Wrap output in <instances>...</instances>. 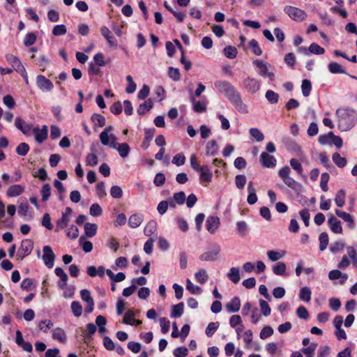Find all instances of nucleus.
Here are the masks:
<instances>
[{
    "instance_id": "nucleus-1",
    "label": "nucleus",
    "mask_w": 357,
    "mask_h": 357,
    "mask_svg": "<svg viewBox=\"0 0 357 357\" xmlns=\"http://www.w3.org/2000/svg\"><path fill=\"white\" fill-rule=\"evenodd\" d=\"M214 86L240 113H248V107L243 103L240 93L230 82L225 80H218L215 82Z\"/></svg>"
},
{
    "instance_id": "nucleus-2",
    "label": "nucleus",
    "mask_w": 357,
    "mask_h": 357,
    "mask_svg": "<svg viewBox=\"0 0 357 357\" xmlns=\"http://www.w3.org/2000/svg\"><path fill=\"white\" fill-rule=\"evenodd\" d=\"M335 114L337 119V127L341 132L351 130L357 123V112L354 109L338 108Z\"/></svg>"
},
{
    "instance_id": "nucleus-3",
    "label": "nucleus",
    "mask_w": 357,
    "mask_h": 357,
    "mask_svg": "<svg viewBox=\"0 0 357 357\" xmlns=\"http://www.w3.org/2000/svg\"><path fill=\"white\" fill-rule=\"evenodd\" d=\"M252 64L257 68V73L262 77H268L270 81L275 79V74L273 72H270L269 69L272 68V66L261 59H256L252 61Z\"/></svg>"
},
{
    "instance_id": "nucleus-4",
    "label": "nucleus",
    "mask_w": 357,
    "mask_h": 357,
    "mask_svg": "<svg viewBox=\"0 0 357 357\" xmlns=\"http://www.w3.org/2000/svg\"><path fill=\"white\" fill-rule=\"evenodd\" d=\"M284 11L291 20L296 22H302L307 16L305 10L294 6H286L284 8Z\"/></svg>"
},
{
    "instance_id": "nucleus-5",
    "label": "nucleus",
    "mask_w": 357,
    "mask_h": 357,
    "mask_svg": "<svg viewBox=\"0 0 357 357\" xmlns=\"http://www.w3.org/2000/svg\"><path fill=\"white\" fill-rule=\"evenodd\" d=\"M291 169L288 166H284L278 171V175L284 183L291 189H296L298 183L290 176Z\"/></svg>"
},
{
    "instance_id": "nucleus-6",
    "label": "nucleus",
    "mask_w": 357,
    "mask_h": 357,
    "mask_svg": "<svg viewBox=\"0 0 357 357\" xmlns=\"http://www.w3.org/2000/svg\"><path fill=\"white\" fill-rule=\"evenodd\" d=\"M117 138L113 134H110V144L108 145L112 149H116L121 158H126L130 152V146L126 143L119 144L116 142Z\"/></svg>"
},
{
    "instance_id": "nucleus-7",
    "label": "nucleus",
    "mask_w": 357,
    "mask_h": 357,
    "mask_svg": "<svg viewBox=\"0 0 357 357\" xmlns=\"http://www.w3.org/2000/svg\"><path fill=\"white\" fill-rule=\"evenodd\" d=\"M242 86L248 93L255 94L261 87V81L256 78L248 77L242 81Z\"/></svg>"
},
{
    "instance_id": "nucleus-8",
    "label": "nucleus",
    "mask_w": 357,
    "mask_h": 357,
    "mask_svg": "<svg viewBox=\"0 0 357 357\" xmlns=\"http://www.w3.org/2000/svg\"><path fill=\"white\" fill-rule=\"evenodd\" d=\"M220 250H221V248L218 244H217V243L213 244L211 246V248L210 250L206 251L200 255L199 259L202 261H214L217 260L218 256L220 254Z\"/></svg>"
},
{
    "instance_id": "nucleus-9",
    "label": "nucleus",
    "mask_w": 357,
    "mask_h": 357,
    "mask_svg": "<svg viewBox=\"0 0 357 357\" xmlns=\"http://www.w3.org/2000/svg\"><path fill=\"white\" fill-rule=\"evenodd\" d=\"M33 248V242L32 240L29 238L22 240L17 254L18 259H22L28 256L31 252Z\"/></svg>"
},
{
    "instance_id": "nucleus-10",
    "label": "nucleus",
    "mask_w": 357,
    "mask_h": 357,
    "mask_svg": "<svg viewBox=\"0 0 357 357\" xmlns=\"http://www.w3.org/2000/svg\"><path fill=\"white\" fill-rule=\"evenodd\" d=\"M199 175V181L202 183H208L211 182L213 178V172L211 167L208 165H204L197 172Z\"/></svg>"
},
{
    "instance_id": "nucleus-11",
    "label": "nucleus",
    "mask_w": 357,
    "mask_h": 357,
    "mask_svg": "<svg viewBox=\"0 0 357 357\" xmlns=\"http://www.w3.org/2000/svg\"><path fill=\"white\" fill-rule=\"evenodd\" d=\"M43 255L42 256V259L44 261L45 266L52 268L54 264L55 255L53 252L52 248L49 245H45L43 248Z\"/></svg>"
},
{
    "instance_id": "nucleus-12",
    "label": "nucleus",
    "mask_w": 357,
    "mask_h": 357,
    "mask_svg": "<svg viewBox=\"0 0 357 357\" xmlns=\"http://www.w3.org/2000/svg\"><path fill=\"white\" fill-rule=\"evenodd\" d=\"M36 85L43 92L51 91L54 88L52 81L42 75L36 77Z\"/></svg>"
},
{
    "instance_id": "nucleus-13",
    "label": "nucleus",
    "mask_w": 357,
    "mask_h": 357,
    "mask_svg": "<svg viewBox=\"0 0 357 357\" xmlns=\"http://www.w3.org/2000/svg\"><path fill=\"white\" fill-rule=\"evenodd\" d=\"M80 296L82 300L86 303L85 312L91 313L94 309V301L90 291L88 289H82L80 291Z\"/></svg>"
},
{
    "instance_id": "nucleus-14",
    "label": "nucleus",
    "mask_w": 357,
    "mask_h": 357,
    "mask_svg": "<svg viewBox=\"0 0 357 357\" xmlns=\"http://www.w3.org/2000/svg\"><path fill=\"white\" fill-rule=\"evenodd\" d=\"M259 161L261 165L266 168H273L277 164L276 158L267 152H262L261 153Z\"/></svg>"
},
{
    "instance_id": "nucleus-15",
    "label": "nucleus",
    "mask_w": 357,
    "mask_h": 357,
    "mask_svg": "<svg viewBox=\"0 0 357 357\" xmlns=\"http://www.w3.org/2000/svg\"><path fill=\"white\" fill-rule=\"evenodd\" d=\"M33 133L36 142L41 144L47 138L48 127L46 125L43 126L42 128L35 127L33 129Z\"/></svg>"
},
{
    "instance_id": "nucleus-16",
    "label": "nucleus",
    "mask_w": 357,
    "mask_h": 357,
    "mask_svg": "<svg viewBox=\"0 0 357 357\" xmlns=\"http://www.w3.org/2000/svg\"><path fill=\"white\" fill-rule=\"evenodd\" d=\"M220 225V219L215 215L208 216L206 221V230L211 234H215Z\"/></svg>"
},
{
    "instance_id": "nucleus-17",
    "label": "nucleus",
    "mask_w": 357,
    "mask_h": 357,
    "mask_svg": "<svg viewBox=\"0 0 357 357\" xmlns=\"http://www.w3.org/2000/svg\"><path fill=\"white\" fill-rule=\"evenodd\" d=\"M100 33H101L102 36L107 40L109 46L116 47L117 45V42L115 40L114 37L113 36L111 31L109 29L108 27H107L105 26H102L100 28Z\"/></svg>"
},
{
    "instance_id": "nucleus-18",
    "label": "nucleus",
    "mask_w": 357,
    "mask_h": 357,
    "mask_svg": "<svg viewBox=\"0 0 357 357\" xmlns=\"http://www.w3.org/2000/svg\"><path fill=\"white\" fill-rule=\"evenodd\" d=\"M250 227L248 224L243 220L238 221L236 224V231L237 234L241 237L245 238L250 232Z\"/></svg>"
},
{
    "instance_id": "nucleus-19",
    "label": "nucleus",
    "mask_w": 357,
    "mask_h": 357,
    "mask_svg": "<svg viewBox=\"0 0 357 357\" xmlns=\"http://www.w3.org/2000/svg\"><path fill=\"white\" fill-rule=\"evenodd\" d=\"M328 224L330 227L331 231L335 234H342V227L341 225V222L335 218L333 215L328 219Z\"/></svg>"
},
{
    "instance_id": "nucleus-20",
    "label": "nucleus",
    "mask_w": 357,
    "mask_h": 357,
    "mask_svg": "<svg viewBox=\"0 0 357 357\" xmlns=\"http://www.w3.org/2000/svg\"><path fill=\"white\" fill-rule=\"evenodd\" d=\"M54 273L56 276L59 277L60 280L58 281V286L60 289H63L67 286V280H68V275L64 272V271L60 268L56 267L54 269Z\"/></svg>"
},
{
    "instance_id": "nucleus-21",
    "label": "nucleus",
    "mask_w": 357,
    "mask_h": 357,
    "mask_svg": "<svg viewBox=\"0 0 357 357\" xmlns=\"http://www.w3.org/2000/svg\"><path fill=\"white\" fill-rule=\"evenodd\" d=\"M24 191V187L19 185V184H15L10 185L6 192V195L8 197H15L21 194H22Z\"/></svg>"
},
{
    "instance_id": "nucleus-22",
    "label": "nucleus",
    "mask_w": 357,
    "mask_h": 357,
    "mask_svg": "<svg viewBox=\"0 0 357 357\" xmlns=\"http://www.w3.org/2000/svg\"><path fill=\"white\" fill-rule=\"evenodd\" d=\"M6 58L7 61L12 65L13 69L17 72H20L23 68H24L18 57L13 54H7Z\"/></svg>"
},
{
    "instance_id": "nucleus-23",
    "label": "nucleus",
    "mask_w": 357,
    "mask_h": 357,
    "mask_svg": "<svg viewBox=\"0 0 357 357\" xmlns=\"http://www.w3.org/2000/svg\"><path fill=\"white\" fill-rule=\"evenodd\" d=\"M97 328L93 323H89L86 325V329L82 331L84 337V342L87 343L91 340L92 335L96 332Z\"/></svg>"
},
{
    "instance_id": "nucleus-24",
    "label": "nucleus",
    "mask_w": 357,
    "mask_h": 357,
    "mask_svg": "<svg viewBox=\"0 0 357 357\" xmlns=\"http://www.w3.org/2000/svg\"><path fill=\"white\" fill-rule=\"evenodd\" d=\"M241 301L237 296L234 297L227 305L226 309L228 312H236L240 310Z\"/></svg>"
},
{
    "instance_id": "nucleus-25",
    "label": "nucleus",
    "mask_w": 357,
    "mask_h": 357,
    "mask_svg": "<svg viewBox=\"0 0 357 357\" xmlns=\"http://www.w3.org/2000/svg\"><path fill=\"white\" fill-rule=\"evenodd\" d=\"M52 338L58 340L60 342L65 343L67 340V335L65 331L59 327H57L52 331Z\"/></svg>"
},
{
    "instance_id": "nucleus-26",
    "label": "nucleus",
    "mask_w": 357,
    "mask_h": 357,
    "mask_svg": "<svg viewBox=\"0 0 357 357\" xmlns=\"http://www.w3.org/2000/svg\"><path fill=\"white\" fill-rule=\"evenodd\" d=\"M219 150L218 145L215 139H212L207 142L206 145V155L208 156H214L217 155Z\"/></svg>"
},
{
    "instance_id": "nucleus-27",
    "label": "nucleus",
    "mask_w": 357,
    "mask_h": 357,
    "mask_svg": "<svg viewBox=\"0 0 357 357\" xmlns=\"http://www.w3.org/2000/svg\"><path fill=\"white\" fill-rule=\"evenodd\" d=\"M153 102L152 99L149 98L143 103H141L137 109V112L139 116L145 114L147 112L151 110L153 108Z\"/></svg>"
},
{
    "instance_id": "nucleus-28",
    "label": "nucleus",
    "mask_w": 357,
    "mask_h": 357,
    "mask_svg": "<svg viewBox=\"0 0 357 357\" xmlns=\"http://www.w3.org/2000/svg\"><path fill=\"white\" fill-rule=\"evenodd\" d=\"M15 125V127L24 135H27L31 130V126L26 123L20 117L16 118Z\"/></svg>"
},
{
    "instance_id": "nucleus-29",
    "label": "nucleus",
    "mask_w": 357,
    "mask_h": 357,
    "mask_svg": "<svg viewBox=\"0 0 357 357\" xmlns=\"http://www.w3.org/2000/svg\"><path fill=\"white\" fill-rule=\"evenodd\" d=\"M143 222V215L139 213H135L130 215L128 219V225L131 228L138 227Z\"/></svg>"
},
{
    "instance_id": "nucleus-30",
    "label": "nucleus",
    "mask_w": 357,
    "mask_h": 357,
    "mask_svg": "<svg viewBox=\"0 0 357 357\" xmlns=\"http://www.w3.org/2000/svg\"><path fill=\"white\" fill-rule=\"evenodd\" d=\"M113 130V127L109 126L106 127L100 134V139L101 143L105 145H109L110 144V135L109 133Z\"/></svg>"
},
{
    "instance_id": "nucleus-31",
    "label": "nucleus",
    "mask_w": 357,
    "mask_h": 357,
    "mask_svg": "<svg viewBox=\"0 0 357 357\" xmlns=\"http://www.w3.org/2000/svg\"><path fill=\"white\" fill-rule=\"evenodd\" d=\"M227 278L234 284H237L240 280V270L238 267H232L227 273Z\"/></svg>"
},
{
    "instance_id": "nucleus-32",
    "label": "nucleus",
    "mask_w": 357,
    "mask_h": 357,
    "mask_svg": "<svg viewBox=\"0 0 357 357\" xmlns=\"http://www.w3.org/2000/svg\"><path fill=\"white\" fill-rule=\"evenodd\" d=\"M91 120L96 127H103L106 122L105 118L102 115L97 113H94L91 115Z\"/></svg>"
},
{
    "instance_id": "nucleus-33",
    "label": "nucleus",
    "mask_w": 357,
    "mask_h": 357,
    "mask_svg": "<svg viewBox=\"0 0 357 357\" xmlns=\"http://www.w3.org/2000/svg\"><path fill=\"white\" fill-rule=\"evenodd\" d=\"M184 303L181 302L172 307L171 317L178 318L183 314Z\"/></svg>"
},
{
    "instance_id": "nucleus-34",
    "label": "nucleus",
    "mask_w": 357,
    "mask_h": 357,
    "mask_svg": "<svg viewBox=\"0 0 357 357\" xmlns=\"http://www.w3.org/2000/svg\"><path fill=\"white\" fill-rule=\"evenodd\" d=\"M312 291L307 287L301 288L299 291V298L301 301L308 303L311 300Z\"/></svg>"
},
{
    "instance_id": "nucleus-35",
    "label": "nucleus",
    "mask_w": 357,
    "mask_h": 357,
    "mask_svg": "<svg viewBox=\"0 0 357 357\" xmlns=\"http://www.w3.org/2000/svg\"><path fill=\"white\" fill-rule=\"evenodd\" d=\"M98 227L96 224L87 222L84 225L85 234L89 238L93 237L97 232Z\"/></svg>"
},
{
    "instance_id": "nucleus-36",
    "label": "nucleus",
    "mask_w": 357,
    "mask_h": 357,
    "mask_svg": "<svg viewBox=\"0 0 357 357\" xmlns=\"http://www.w3.org/2000/svg\"><path fill=\"white\" fill-rule=\"evenodd\" d=\"M157 223L154 220L149 221L144 229V234L146 236H151L156 231Z\"/></svg>"
},
{
    "instance_id": "nucleus-37",
    "label": "nucleus",
    "mask_w": 357,
    "mask_h": 357,
    "mask_svg": "<svg viewBox=\"0 0 357 357\" xmlns=\"http://www.w3.org/2000/svg\"><path fill=\"white\" fill-rule=\"evenodd\" d=\"M70 218L61 215V218L56 221V231L64 229L70 222Z\"/></svg>"
},
{
    "instance_id": "nucleus-38",
    "label": "nucleus",
    "mask_w": 357,
    "mask_h": 357,
    "mask_svg": "<svg viewBox=\"0 0 357 357\" xmlns=\"http://www.w3.org/2000/svg\"><path fill=\"white\" fill-rule=\"evenodd\" d=\"M328 67V70L333 74H346L345 70L336 62H331Z\"/></svg>"
},
{
    "instance_id": "nucleus-39",
    "label": "nucleus",
    "mask_w": 357,
    "mask_h": 357,
    "mask_svg": "<svg viewBox=\"0 0 357 357\" xmlns=\"http://www.w3.org/2000/svg\"><path fill=\"white\" fill-rule=\"evenodd\" d=\"M195 278L198 282L204 284L208 280V275L206 271L202 268L195 273Z\"/></svg>"
},
{
    "instance_id": "nucleus-40",
    "label": "nucleus",
    "mask_w": 357,
    "mask_h": 357,
    "mask_svg": "<svg viewBox=\"0 0 357 357\" xmlns=\"http://www.w3.org/2000/svg\"><path fill=\"white\" fill-rule=\"evenodd\" d=\"M319 250L324 251L328 245V235L326 232H322L319 236Z\"/></svg>"
},
{
    "instance_id": "nucleus-41",
    "label": "nucleus",
    "mask_w": 357,
    "mask_h": 357,
    "mask_svg": "<svg viewBox=\"0 0 357 357\" xmlns=\"http://www.w3.org/2000/svg\"><path fill=\"white\" fill-rule=\"evenodd\" d=\"M345 191L342 189L337 191L335 198V204L338 207H342L345 204Z\"/></svg>"
},
{
    "instance_id": "nucleus-42",
    "label": "nucleus",
    "mask_w": 357,
    "mask_h": 357,
    "mask_svg": "<svg viewBox=\"0 0 357 357\" xmlns=\"http://www.w3.org/2000/svg\"><path fill=\"white\" fill-rule=\"evenodd\" d=\"M332 159L333 162L339 167H344L347 165V159L344 157H342L340 153H335L333 154Z\"/></svg>"
},
{
    "instance_id": "nucleus-43",
    "label": "nucleus",
    "mask_w": 357,
    "mask_h": 357,
    "mask_svg": "<svg viewBox=\"0 0 357 357\" xmlns=\"http://www.w3.org/2000/svg\"><path fill=\"white\" fill-rule=\"evenodd\" d=\"M128 259L124 257H119L115 260L114 265L112 266V268L115 271L119 268H126L128 266Z\"/></svg>"
},
{
    "instance_id": "nucleus-44",
    "label": "nucleus",
    "mask_w": 357,
    "mask_h": 357,
    "mask_svg": "<svg viewBox=\"0 0 357 357\" xmlns=\"http://www.w3.org/2000/svg\"><path fill=\"white\" fill-rule=\"evenodd\" d=\"M302 93L304 97L310 96L312 90V84L309 79H303L301 84Z\"/></svg>"
},
{
    "instance_id": "nucleus-45",
    "label": "nucleus",
    "mask_w": 357,
    "mask_h": 357,
    "mask_svg": "<svg viewBox=\"0 0 357 357\" xmlns=\"http://www.w3.org/2000/svg\"><path fill=\"white\" fill-rule=\"evenodd\" d=\"M265 98L271 104H276L279 100V95L272 90L266 91Z\"/></svg>"
},
{
    "instance_id": "nucleus-46",
    "label": "nucleus",
    "mask_w": 357,
    "mask_h": 357,
    "mask_svg": "<svg viewBox=\"0 0 357 357\" xmlns=\"http://www.w3.org/2000/svg\"><path fill=\"white\" fill-rule=\"evenodd\" d=\"M186 289L192 294H200L202 292V288L194 284L190 279L186 280Z\"/></svg>"
},
{
    "instance_id": "nucleus-47",
    "label": "nucleus",
    "mask_w": 357,
    "mask_h": 357,
    "mask_svg": "<svg viewBox=\"0 0 357 357\" xmlns=\"http://www.w3.org/2000/svg\"><path fill=\"white\" fill-rule=\"evenodd\" d=\"M38 328L40 331L47 333L50 329L53 326V323L50 319L42 320L38 323Z\"/></svg>"
},
{
    "instance_id": "nucleus-48",
    "label": "nucleus",
    "mask_w": 357,
    "mask_h": 357,
    "mask_svg": "<svg viewBox=\"0 0 357 357\" xmlns=\"http://www.w3.org/2000/svg\"><path fill=\"white\" fill-rule=\"evenodd\" d=\"M237 49L235 47L228 45L224 49V54L225 56L230 59H234L237 55Z\"/></svg>"
},
{
    "instance_id": "nucleus-49",
    "label": "nucleus",
    "mask_w": 357,
    "mask_h": 357,
    "mask_svg": "<svg viewBox=\"0 0 357 357\" xmlns=\"http://www.w3.org/2000/svg\"><path fill=\"white\" fill-rule=\"evenodd\" d=\"M36 35L33 32H30L25 36L23 40V44L26 47H30L36 43Z\"/></svg>"
},
{
    "instance_id": "nucleus-50",
    "label": "nucleus",
    "mask_w": 357,
    "mask_h": 357,
    "mask_svg": "<svg viewBox=\"0 0 357 357\" xmlns=\"http://www.w3.org/2000/svg\"><path fill=\"white\" fill-rule=\"evenodd\" d=\"M249 132L251 137L257 142H261L264 139V134L258 128H252L250 129Z\"/></svg>"
},
{
    "instance_id": "nucleus-51",
    "label": "nucleus",
    "mask_w": 357,
    "mask_h": 357,
    "mask_svg": "<svg viewBox=\"0 0 357 357\" xmlns=\"http://www.w3.org/2000/svg\"><path fill=\"white\" fill-rule=\"evenodd\" d=\"M249 47L251 48L252 52L257 55L260 56L262 54V50L259 45V43L255 39H252L249 42Z\"/></svg>"
},
{
    "instance_id": "nucleus-52",
    "label": "nucleus",
    "mask_w": 357,
    "mask_h": 357,
    "mask_svg": "<svg viewBox=\"0 0 357 357\" xmlns=\"http://www.w3.org/2000/svg\"><path fill=\"white\" fill-rule=\"evenodd\" d=\"M40 194L43 202H46L50 198L51 195V187L49 183L43 185L40 190Z\"/></svg>"
},
{
    "instance_id": "nucleus-53",
    "label": "nucleus",
    "mask_w": 357,
    "mask_h": 357,
    "mask_svg": "<svg viewBox=\"0 0 357 357\" xmlns=\"http://www.w3.org/2000/svg\"><path fill=\"white\" fill-rule=\"evenodd\" d=\"M286 265L284 262H278L273 267V272L277 275H283L286 271Z\"/></svg>"
},
{
    "instance_id": "nucleus-54",
    "label": "nucleus",
    "mask_w": 357,
    "mask_h": 357,
    "mask_svg": "<svg viewBox=\"0 0 357 357\" xmlns=\"http://www.w3.org/2000/svg\"><path fill=\"white\" fill-rule=\"evenodd\" d=\"M333 132H329L327 134L321 135L319 136L318 141L321 145L331 144V137Z\"/></svg>"
},
{
    "instance_id": "nucleus-55",
    "label": "nucleus",
    "mask_w": 357,
    "mask_h": 357,
    "mask_svg": "<svg viewBox=\"0 0 357 357\" xmlns=\"http://www.w3.org/2000/svg\"><path fill=\"white\" fill-rule=\"evenodd\" d=\"M219 327V322H211L208 324L205 333L208 337H211Z\"/></svg>"
},
{
    "instance_id": "nucleus-56",
    "label": "nucleus",
    "mask_w": 357,
    "mask_h": 357,
    "mask_svg": "<svg viewBox=\"0 0 357 357\" xmlns=\"http://www.w3.org/2000/svg\"><path fill=\"white\" fill-rule=\"evenodd\" d=\"M29 151V146L25 142L20 143L16 148V152L19 155L24 156Z\"/></svg>"
},
{
    "instance_id": "nucleus-57",
    "label": "nucleus",
    "mask_w": 357,
    "mask_h": 357,
    "mask_svg": "<svg viewBox=\"0 0 357 357\" xmlns=\"http://www.w3.org/2000/svg\"><path fill=\"white\" fill-rule=\"evenodd\" d=\"M169 77L174 81L177 82L181 79V74L178 68L169 67L168 70Z\"/></svg>"
},
{
    "instance_id": "nucleus-58",
    "label": "nucleus",
    "mask_w": 357,
    "mask_h": 357,
    "mask_svg": "<svg viewBox=\"0 0 357 357\" xmlns=\"http://www.w3.org/2000/svg\"><path fill=\"white\" fill-rule=\"evenodd\" d=\"M71 309L73 314L78 317L82 315V306L78 301H73L71 303Z\"/></svg>"
},
{
    "instance_id": "nucleus-59",
    "label": "nucleus",
    "mask_w": 357,
    "mask_h": 357,
    "mask_svg": "<svg viewBox=\"0 0 357 357\" xmlns=\"http://www.w3.org/2000/svg\"><path fill=\"white\" fill-rule=\"evenodd\" d=\"M310 55L311 54H314L317 55L323 54L325 52V50L319 46L317 43H312L309 47Z\"/></svg>"
},
{
    "instance_id": "nucleus-60",
    "label": "nucleus",
    "mask_w": 357,
    "mask_h": 357,
    "mask_svg": "<svg viewBox=\"0 0 357 357\" xmlns=\"http://www.w3.org/2000/svg\"><path fill=\"white\" fill-rule=\"evenodd\" d=\"M110 195L114 199H120L123 196V190L119 185H113L110 189Z\"/></svg>"
},
{
    "instance_id": "nucleus-61",
    "label": "nucleus",
    "mask_w": 357,
    "mask_h": 357,
    "mask_svg": "<svg viewBox=\"0 0 357 357\" xmlns=\"http://www.w3.org/2000/svg\"><path fill=\"white\" fill-rule=\"evenodd\" d=\"M159 322H160V326L161 328V332L163 334H166L169 330V327H170L169 321L165 317H161L159 319Z\"/></svg>"
},
{
    "instance_id": "nucleus-62",
    "label": "nucleus",
    "mask_w": 357,
    "mask_h": 357,
    "mask_svg": "<svg viewBox=\"0 0 357 357\" xmlns=\"http://www.w3.org/2000/svg\"><path fill=\"white\" fill-rule=\"evenodd\" d=\"M66 235L68 237L75 239L77 238L79 236V229L75 226L72 225L69 228L66 229Z\"/></svg>"
},
{
    "instance_id": "nucleus-63",
    "label": "nucleus",
    "mask_w": 357,
    "mask_h": 357,
    "mask_svg": "<svg viewBox=\"0 0 357 357\" xmlns=\"http://www.w3.org/2000/svg\"><path fill=\"white\" fill-rule=\"evenodd\" d=\"M273 334V329L272 328V327H271L269 326H266L261 329V331L259 333V337L261 339L265 340V339L271 337Z\"/></svg>"
},
{
    "instance_id": "nucleus-64",
    "label": "nucleus",
    "mask_w": 357,
    "mask_h": 357,
    "mask_svg": "<svg viewBox=\"0 0 357 357\" xmlns=\"http://www.w3.org/2000/svg\"><path fill=\"white\" fill-rule=\"evenodd\" d=\"M185 162V157L183 153L175 155L172 159V163L176 166L183 165Z\"/></svg>"
}]
</instances>
